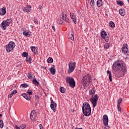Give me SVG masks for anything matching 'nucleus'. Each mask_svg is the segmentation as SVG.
I'll return each instance as SVG.
<instances>
[{
    "mask_svg": "<svg viewBox=\"0 0 129 129\" xmlns=\"http://www.w3.org/2000/svg\"><path fill=\"white\" fill-rule=\"evenodd\" d=\"M75 67H76V62L70 61L69 63V70L68 71V73H72V72H73L75 70Z\"/></svg>",
    "mask_w": 129,
    "mask_h": 129,
    "instance_id": "7",
    "label": "nucleus"
},
{
    "mask_svg": "<svg viewBox=\"0 0 129 129\" xmlns=\"http://www.w3.org/2000/svg\"><path fill=\"white\" fill-rule=\"evenodd\" d=\"M59 90L61 93H65V92L66 91V90L63 87H60Z\"/></svg>",
    "mask_w": 129,
    "mask_h": 129,
    "instance_id": "27",
    "label": "nucleus"
},
{
    "mask_svg": "<svg viewBox=\"0 0 129 129\" xmlns=\"http://www.w3.org/2000/svg\"><path fill=\"white\" fill-rule=\"evenodd\" d=\"M16 47V44L14 41L9 42V44L6 45V50L8 53L14 50V48Z\"/></svg>",
    "mask_w": 129,
    "mask_h": 129,
    "instance_id": "6",
    "label": "nucleus"
},
{
    "mask_svg": "<svg viewBox=\"0 0 129 129\" xmlns=\"http://www.w3.org/2000/svg\"><path fill=\"white\" fill-rule=\"evenodd\" d=\"M57 23L58 25H62V24H63V21L62 20V19H59L57 21Z\"/></svg>",
    "mask_w": 129,
    "mask_h": 129,
    "instance_id": "33",
    "label": "nucleus"
},
{
    "mask_svg": "<svg viewBox=\"0 0 129 129\" xmlns=\"http://www.w3.org/2000/svg\"><path fill=\"white\" fill-rule=\"evenodd\" d=\"M90 5H91V7H94V5H95V2H94V0H91V2L90 3Z\"/></svg>",
    "mask_w": 129,
    "mask_h": 129,
    "instance_id": "38",
    "label": "nucleus"
},
{
    "mask_svg": "<svg viewBox=\"0 0 129 129\" xmlns=\"http://www.w3.org/2000/svg\"><path fill=\"white\" fill-rule=\"evenodd\" d=\"M17 91L16 90H14L12 91L11 94L13 95H15V94H16Z\"/></svg>",
    "mask_w": 129,
    "mask_h": 129,
    "instance_id": "43",
    "label": "nucleus"
},
{
    "mask_svg": "<svg viewBox=\"0 0 129 129\" xmlns=\"http://www.w3.org/2000/svg\"><path fill=\"white\" fill-rule=\"evenodd\" d=\"M109 26L111 27V28H114L115 27V25L114 24V23L112 21H110L109 22Z\"/></svg>",
    "mask_w": 129,
    "mask_h": 129,
    "instance_id": "28",
    "label": "nucleus"
},
{
    "mask_svg": "<svg viewBox=\"0 0 129 129\" xmlns=\"http://www.w3.org/2000/svg\"><path fill=\"white\" fill-rule=\"evenodd\" d=\"M52 30H53L54 32H55V26H54L53 25H52Z\"/></svg>",
    "mask_w": 129,
    "mask_h": 129,
    "instance_id": "49",
    "label": "nucleus"
},
{
    "mask_svg": "<svg viewBox=\"0 0 129 129\" xmlns=\"http://www.w3.org/2000/svg\"><path fill=\"white\" fill-rule=\"evenodd\" d=\"M55 65H52L51 68L49 69L50 73L52 75H55L56 74V70H55Z\"/></svg>",
    "mask_w": 129,
    "mask_h": 129,
    "instance_id": "15",
    "label": "nucleus"
},
{
    "mask_svg": "<svg viewBox=\"0 0 129 129\" xmlns=\"http://www.w3.org/2000/svg\"><path fill=\"white\" fill-rule=\"evenodd\" d=\"M22 56L23 57H28V56H29V55H28V53H27L26 52H24L22 54Z\"/></svg>",
    "mask_w": 129,
    "mask_h": 129,
    "instance_id": "40",
    "label": "nucleus"
},
{
    "mask_svg": "<svg viewBox=\"0 0 129 129\" xmlns=\"http://www.w3.org/2000/svg\"><path fill=\"white\" fill-rule=\"evenodd\" d=\"M15 128L16 129H21V126H18V125H16L15 126Z\"/></svg>",
    "mask_w": 129,
    "mask_h": 129,
    "instance_id": "47",
    "label": "nucleus"
},
{
    "mask_svg": "<svg viewBox=\"0 0 129 129\" xmlns=\"http://www.w3.org/2000/svg\"><path fill=\"white\" fill-rule=\"evenodd\" d=\"M104 129H107V128H106V127H104Z\"/></svg>",
    "mask_w": 129,
    "mask_h": 129,
    "instance_id": "56",
    "label": "nucleus"
},
{
    "mask_svg": "<svg viewBox=\"0 0 129 129\" xmlns=\"http://www.w3.org/2000/svg\"><path fill=\"white\" fill-rule=\"evenodd\" d=\"M105 126H107V127H109V126L108 125H105Z\"/></svg>",
    "mask_w": 129,
    "mask_h": 129,
    "instance_id": "52",
    "label": "nucleus"
},
{
    "mask_svg": "<svg viewBox=\"0 0 129 129\" xmlns=\"http://www.w3.org/2000/svg\"><path fill=\"white\" fill-rule=\"evenodd\" d=\"M29 63H30V64H31V62H29Z\"/></svg>",
    "mask_w": 129,
    "mask_h": 129,
    "instance_id": "58",
    "label": "nucleus"
},
{
    "mask_svg": "<svg viewBox=\"0 0 129 129\" xmlns=\"http://www.w3.org/2000/svg\"><path fill=\"white\" fill-rule=\"evenodd\" d=\"M39 127H40V129H43V125L40 124L39 125Z\"/></svg>",
    "mask_w": 129,
    "mask_h": 129,
    "instance_id": "50",
    "label": "nucleus"
},
{
    "mask_svg": "<svg viewBox=\"0 0 129 129\" xmlns=\"http://www.w3.org/2000/svg\"><path fill=\"white\" fill-rule=\"evenodd\" d=\"M1 12H0V16H5L6 14H7V10L6 8L3 7L1 9Z\"/></svg>",
    "mask_w": 129,
    "mask_h": 129,
    "instance_id": "18",
    "label": "nucleus"
},
{
    "mask_svg": "<svg viewBox=\"0 0 129 129\" xmlns=\"http://www.w3.org/2000/svg\"><path fill=\"white\" fill-rule=\"evenodd\" d=\"M26 60L27 62H31L32 61V57L28 55L26 57Z\"/></svg>",
    "mask_w": 129,
    "mask_h": 129,
    "instance_id": "29",
    "label": "nucleus"
},
{
    "mask_svg": "<svg viewBox=\"0 0 129 129\" xmlns=\"http://www.w3.org/2000/svg\"><path fill=\"white\" fill-rule=\"evenodd\" d=\"M21 86H22V87H23V88H27L28 86L27 84H22L21 85Z\"/></svg>",
    "mask_w": 129,
    "mask_h": 129,
    "instance_id": "37",
    "label": "nucleus"
},
{
    "mask_svg": "<svg viewBox=\"0 0 129 129\" xmlns=\"http://www.w3.org/2000/svg\"><path fill=\"white\" fill-rule=\"evenodd\" d=\"M0 127L1 128H3V127H4V121H3V120L2 119L0 120Z\"/></svg>",
    "mask_w": 129,
    "mask_h": 129,
    "instance_id": "35",
    "label": "nucleus"
},
{
    "mask_svg": "<svg viewBox=\"0 0 129 129\" xmlns=\"http://www.w3.org/2000/svg\"><path fill=\"white\" fill-rule=\"evenodd\" d=\"M56 107H57V104L53 100H51L50 108L54 112H56Z\"/></svg>",
    "mask_w": 129,
    "mask_h": 129,
    "instance_id": "11",
    "label": "nucleus"
},
{
    "mask_svg": "<svg viewBox=\"0 0 129 129\" xmlns=\"http://www.w3.org/2000/svg\"><path fill=\"white\" fill-rule=\"evenodd\" d=\"M30 119L32 121H36L37 120V112L33 110L30 113Z\"/></svg>",
    "mask_w": 129,
    "mask_h": 129,
    "instance_id": "9",
    "label": "nucleus"
},
{
    "mask_svg": "<svg viewBox=\"0 0 129 129\" xmlns=\"http://www.w3.org/2000/svg\"><path fill=\"white\" fill-rule=\"evenodd\" d=\"M90 80H91V77L87 74L83 77L81 83L83 84L84 87H87L90 83Z\"/></svg>",
    "mask_w": 129,
    "mask_h": 129,
    "instance_id": "3",
    "label": "nucleus"
},
{
    "mask_svg": "<svg viewBox=\"0 0 129 129\" xmlns=\"http://www.w3.org/2000/svg\"><path fill=\"white\" fill-rule=\"evenodd\" d=\"M32 93H33V92L32 91H31V92H27V94H28V95H32Z\"/></svg>",
    "mask_w": 129,
    "mask_h": 129,
    "instance_id": "46",
    "label": "nucleus"
},
{
    "mask_svg": "<svg viewBox=\"0 0 129 129\" xmlns=\"http://www.w3.org/2000/svg\"><path fill=\"white\" fill-rule=\"evenodd\" d=\"M46 67H44V68L43 67V69H46Z\"/></svg>",
    "mask_w": 129,
    "mask_h": 129,
    "instance_id": "55",
    "label": "nucleus"
},
{
    "mask_svg": "<svg viewBox=\"0 0 129 129\" xmlns=\"http://www.w3.org/2000/svg\"><path fill=\"white\" fill-rule=\"evenodd\" d=\"M22 96L25 98V99H26L27 100H30L31 99V97L28 96V95H27V94H22Z\"/></svg>",
    "mask_w": 129,
    "mask_h": 129,
    "instance_id": "25",
    "label": "nucleus"
},
{
    "mask_svg": "<svg viewBox=\"0 0 129 129\" xmlns=\"http://www.w3.org/2000/svg\"><path fill=\"white\" fill-rule=\"evenodd\" d=\"M101 36L103 39H104L106 42H108V36L107 35V34H106V32L105 31H103L101 32Z\"/></svg>",
    "mask_w": 129,
    "mask_h": 129,
    "instance_id": "12",
    "label": "nucleus"
},
{
    "mask_svg": "<svg viewBox=\"0 0 129 129\" xmlns=\"http://www.w3.org/2000/svg\"><path fill=\"white\" fill-rule=\"evenodd\" d=\"M39 10H41L42 9V6L41 5H39L38 7Z\"/></svg>",
    "mask_w": 129,
    "mask_h": 129,
    "instance_id": "51",
    "label": "nucleus"
},
{
    "mask_svg": "<svg viewBox=\"0 0 129 129\" xmlns=\"http://www.w3.org/2000/svg\"><path fill=\"white\" fill-rule=\"evenodd\" d=\"M27 7H28H28H24L23 8V11L26 12V13H30L31 12V9H32V6L30 5H27Z\"/></svg>",
    "mask_w": 129,
    "mask_h": 129,
    "instance_id": "16",
    "label": "nucleus"
},
{
    "mask_svg": "<svg viewBox=\"0 0 129 129\" xmlns=\"http://www.w3.org/2000/svg\"><path fill=\"white\" fill-rule=\"evenodd\" d=\"M109 48V44L108 43H106L104 45V48L105 49H108Z\"/></svg>",
    "mask_w": 129,
    "mask_h": 129,
    "instance_id": "39",
    "label": "nucleus"
},
{
    "mask_svg": "<svg viewBox=\"0 0 129 129\" xmlns=\"http://www.w3.org/2000/svg\"><path fill=\"white\" fill-rule=\"evenodd\" d=\"M112 68L114 71H121L123 76L126 72L125 64L119 60H116L113 63Z\"/></svg>",
    "mask_w": 129,
    "mask_h": 129,
    "instance_id": "1",
    "label": "nucleus"
},
{
    "mask_svg": "<svg viewBox=\"0 0 129 129\" xmlns=\"http://www.w3.org/2000/svg\"><path fill=\"white\" fill-rule=\"evenodd\" d=\"M23 34L24 36H26V37H30V35H29V33L27 31L23 32Z\"/></svg>",
    "mask_w": 129,
    "mask_h": 129,
    "instance_id": "36",
    "label": "nucleus"
},
{
    "mask_svg": "<svg viewBox=\"0 0 129 129\" xmlns=\"http://www.w3.org/2000/svg\"><path fill=\"white\" fill-rule=\"evenodd\" d=\"M102 120L104 125H108V116H107V115L105 114L103 116Z\"/></svg>",
    "mask_w": 129,
    "mask_h": 129,
    "instance_id": "13",
    "label": "nucleus"
},
{
    "mask_svg": "<svg viewBox=\"0 0 129 129\" xmlns=\"http://www.w3.org/2000/svg\"><path fill=\"white\" fill-rule=\"evenodd\" d=\"M121 101H122V98H119L117 100V105H120V104L121 103Z\"/></svg>",
    "mask_w": 129,
    "mask_h": 129,
    "instance_id": "32",
    "label": "nucleus"
},
{
    "mask_svg": "<svg viewBox=\"0 0 129 129\" xmlns=\"http://www.w3.org/2000/svg\"><path fill=\"white\" fill-rule=\"evenodd\" d=\"M97 7L99 8L102 6V0H98L97 2Z\"/></svg>",
    "mask_w": 129,
    "mask_h": 129,
    "instance_id": "23",
    "label": "nucleus"
},
{
    "mask_svg": "<svg viewBox=\"0 0 129 129\" xmlns=\"http://www.w3.org/2000/svg\"><path fill=\"white\" fill-rule=\"evenodd\" d=\"M107 74H109V81L110 82H111V81H112V77L111 76V72L110 71H109V70H108L107 71Z\"/></svg>",
    "mask_w": 129,
    "mask_h": 129,
    "instance_id": "22",
    "label": "nucleus"
},
{
    "mask_svg": "<svg viewBox=\"0 0 129 129\" xmlns=\"http://www.w3.org/2000/svg\"><path fill=\"white\" fill-rule=\"evenodd\" d=\"M70 16H71L72 20H73L74 24L75 25H76V24L77 23V19H76V16L75 15H74V13H71Z\"/></svg>",
    "mask_w": 129,
    "mask_h": 129,
    "instance_id": "14",
    "label": "nucleus"
},
{
    "mask_svg": "<svg viewBox=\"0 0 129 129\" xmlns=\"http://www.w3.org/2000/svg\"><path fill=\"white\" fill-rule=\"evenodd\" d=\"M26 127V125H20V128L24 129Z\"/></svg>",
    "mask_w": 129,
    "mask_h": 129,
    "instance_id": "45",
    "label": "nucleus"
},
{
    "mask_svg": "<svg viewBox=\"0 0 129 129\" xmlns=\"http://www.w3.org/2000/svg\"><path fill=\"white\" fill-rule=\"evenodd\" d=\"M47 63H53V58L51 57H49L48 59H47Z\"/></svg>",
    "mask_w": 129,
    "mask_h": 129,
    "instance_id": "30",
    "label": "nucleus"
},
{
    "mask_svg": "<svg viewBox=\"0 0 129 129\" xmlns=\"http://www.w3.org/2000/svg\"><path fill=\"white\" fill-rule=\"evenodd\" d=\"M117 110L118 111H121V108H120V105H117Z\"/></svg>",
    "mask_w": 129,
    "mask_h": 129,
    "instance_id": "42",
    "label": "nucleus"
},
{
    "mask_svg": "<svg viewBox=\"0 0 129 129\" xmlns=\"http://www.w3.org/2000/svg\"><path fill=\"white\" fill-rule=\"evenodd\" d=\"M125 48H127V44H124L121 49H124Z\"/></svg>",
    "mask_w": 129,
    "mask_h": 129,
    "instance_id": "44",
    "label": "nucleus"
},
{
    "mask_svg": "<svg viewBox=\"0 0 129 129\" xmlns=\"http://www.w3.org/2000/svg\"><path fill=\"white\" fill-rule=\"evenodd\" d=\"M85 49H86V50H87L88 49V48L86 47Z\"/></svg>",
    "mask_w": 129,
    "mask_h": 129,
    "instance_id": "57",
    "label": "nucleus"
},
{
    "mask_svg": "<svg viewBox=\"0 0 129 129\" xmlns=\"http://www.w3.org/2000/svg\"><path fill=\"white\" fill-rule=\"evenodd\" d=\"M33 22L36 24V25H38V24H39V21L37 19H34Z\"/></svg>",
    "mask_w": 129,
    "mask_h": 129,
    "instance_id": "41",
    "label": "nucleus"
},
{
    "mask_svg": "<svg viewBox=\"0 0 129 129\" xmlns=\"http://www.w3.org/2000/svg\"><path fill=\"white\" fill-rule=\"evenodd\" d=\"M12 22V20L11 19H7L6 21H3L1 24V27L2 30H6L7 29V27H9Z\"/></svg>",
    "mask_w": 129,
    "mask_h": 129,
    "instance_id": "4",
    "label": "nucleus"
},
{
    "mask_svg": "<svg viewBox=\"0 0 129 129\" xmlns=\"http://www.w3.org/2000/svg\"><path fill=\"white\" fill-rule=\"evenodd\" d=\"M8 97L9 98H10V97L12 98V97H13V95L12 94H9Z\"/></svg>",
    "mask_w": 129,
    "mask_h": 129,
    "instance_id": "48",
    "label": "nucleus"
},
{
    "mask_svg": "<svg viewBox=\"0 0 129 129\" xmlns=\"http://www.w3.org/2000/svg\"><path fill=\"white\" fill-rule=\"evenodd\" d=\"M31 50L32 51V52H33L34 54H38V49H37V48H36V47L35 46H31Z\"/></svg>",
    "mask_w": 129,
    "mask_h": 129,
    "instance_id": "20",
    "label": "nucleus"
},
{
    "mask_svg": "<svg viewBox=\"0 0 129 129\" xmlns=\"http://www.w3.org/2000/svg\"><path fill=\"white\" fill-rule=\"evenodd\" d=\"M66 82L67 84H70V86L72 87V88H74V87H75V81H74V79H73V78L71 77H67Z\"/></svg>",
    "mask_w": 129,
    "mask_h": 129,
    "instance_id": "5",
    "label": "nucleus"
},
{
    "mask_svg": "<svg viewBox=\"0 0 129 129\" xmlns=\"http://www.w3.org/2000/svg\"><path fill=\"white\" fill-rule=\"evenodd\" d=\"M122 53H124V54H127L128 53V48H121Z\"/></svg>",
    "mask_w": 129,
    "mask_h": 129,
    "instance_id": "24",
    "label": "nucleus"
},
{
    "mask_svg": "<svg viewBox=\"0 0 129 129\" xmlns=\"http://www.w3.org/2000/svg\"><path fill=\"white\" fill-rule=\"evenodd\" d=\"M67 11H63L62 12L61 18L62 20L67 22V23H69V19L67 18Z\"/></svg>",
    "mask_w": 129,
    "mask_h": 129,
    "instance_id": "10",
    "label": "nucleus"
},
{
    "mask_svg": "<svg viewBox=\"0 0 129 129\" xmlns=\"http://www.w3.org/2000/svg\"><path fill=\"white\" fill-rule=\"evenodd\" d=\"M117 4L118 5H119V6H123V5H124V3H123V2H122L121 1L119 0L118 1H117Z\"/></svg>",
    "mask_w": 129,
    "mask_h": 129,
    "instance_id": "31",
    "label": "nucleus"
},
{
    "mask_svg": "<svg viewBox=\"0 0 129 129\" xmlns=\"http://www.w3.org/2000/svg\"><path fill=\"white\" fill-rule=\"evenodd\" d=\"M1 116H3V115L2 114H0V117Z\"/></svg>",
    "mask_w": 129,
    "mask_h": 129,
    "instance_id": "54",
    "label": "nucleus"
},
{
    "mask_svg": "<svg viewBox=\"0 0 129 129\" xmlns=\"http://www.w3.org/2000/svg\"><path fill=\"white\" fill-rule=\"evenodd\" d=\"M90 95H92V96H94V94H95V88H93L91 89L89 91Z\"/></svg>",
    "mask_w": 129,
    "mask_h": 129,
    "instance_id": "19",
    "label": "nucleus"
},
{
    "mask_svg": "<svg viewBox=\"0 0 129 129\" xmlns=\"http://www.w3.org/2000/svg\"><path fill=\"white\" fill-rule=\"evenodd\" d=\"M72 112H74V110H71Z\"/></svg>",
    "mask_w": 129,
    "mask_h": 129,
    "instance_id": "53",
    "label": "nucleus"
},
{
    "mask_svg": "<svg viewBox=\"0 0 129 129\" xmlns=\"http://www.w3.org/2000/svg\"><path fill=\"white\" fill-rule=\"evenodd\" d=\"M68 38L69 39H70V40H72V41L74 40V33L72 32H70L68 34Z\"/></svg>",
    "mask_w": 129,
    "mask_h": 129,
    "instance_id": "17",
    "label": "nucleus"
},
{
    "mask_svg": "<svg viewBox=\"0 0 129 129\" xmlns=\"http://www.w3.org/2000/svg\"><path fill=\"white\" fill-rule=\"evenodd\" d=\"M98 95H95L94 96H92L90 98V101L91 103L93 104V107H95L97 104V101L98 100Z\"/></svg>",
    "mask_w": 129,
    "mask_h": 129,
    "instance_id": "8",
    "label": "nucleus"
},
{
    "mask_svg": "<svg viewBox=\"0 0 129 129\" xmlns=\"http://www.w3.org/2000/svg\"><path fill=\"white\" fill-rule=\"evenodd\" d=\"M119 13L122 16V17H123L125 15V11L124 10L120 9L119 10Z\"/></svg>",
    "mask_w": 129,
    "mask_h": 129,
    "instance_id": "21",
    "label": "nucleus"
},
{
    "mask_svg": "<svg viewBox=\"0 0 129 129\" xmlns=\"http://www.w3.org/2000/svg\"><path fill=\"white\" fill-rule=\"evenodd\" d=\"M33 84H34L35 86L37 85H40V83L39 82L37 81V80L36 79H34L33 80Z\"/></svg>",
    "mask_w": 129,
    "mask_h": 129,
    "instance_id": "26",
    "label": "nucleus"
},
{
    "mask_svg": "<svg viewBox=\"0 0 129 129\" xmlns=\"http://www.w3.org/2000/svg\"><path fill=\"white\" fill-rule=\"evenodd\" d=\"M83 113L85 116H89L91 115V107L89 103L84 102L82 106Z\"/></svg>",
    "mask_w": 129,
    "mask_h": 129,
    "instance_id": "2",
    "label": "nucleus"
},
{
    "mask_svg": "<svg viewBox=\"0 0 129 129\" xmlns=\"http://www.w3.org/2000/svg\"><path fill=\"white\" fill-rule=\"evenodd\" d=\"M27 76L29 79H33V74L32 73H29Z\"/></svg>",
    "mask_w": 129,
    "mask_h": 129,
    "instance_id": "34",
    "label": "nucleus"
}]
</instances>
